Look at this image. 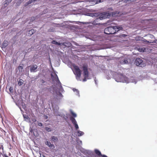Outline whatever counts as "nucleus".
Wrapping results in <instances>:
<instances>
[{
	"mask_svg": "<svg viewBox=\"0 0 157 157\" xmlns=\"http://www.w3.org/2000/svg\"><path fill=\"white\" fill-rule=\"evenodd\" d=\"M18 69L19 71L21 70V71L23 69V67L19 65L18 67Z\"/></svg>",
	"mask_w": 157,
	"mask_h": 157,
	"instance_id": "nucleus-30",
	"label": "nucleus"
},
{
	"mask_svg": "<svg viewBox=\"0 0 157 157\" xmlns=\"http://www.w3.org/2000/svg\"><path fill=\"white\" fill-rule=\"evenodd\" d=\"M128 57H122L120 61V63L122 64H127L128 63Z\"/></svg>",
	"mask_w": 157,
	"mask_h": 157,
	"instance_id": "nucleus-7",
	"label": "nucleus"
},
{
	"mask_svg": "<svg viewBox=\"0 0 157 157\" xmlns=\"http://www.w3.org/2000/svg\"><path fill=\"white\" fill-rule=\"evenodd\" d=\"M59 94L60 95H62V94L60 93H59Z\"/></svg>",
	"mask_w": 157,
	"mask_h": 157,
	"instance_id": "nucleus-38",
	"label": "nucleus"
},
{
	"mask_svg": "<svg viewBox=\"0 0 157 157\" xmlns=\"http://www.w3.org/2000/svg\"><path fill=\"white\" fill-rule=\"evenodd\" d=\"M8 44V42L6 40H5L2 44V48L6 47Z\"/></svg>",
	"mask_w": 157,
	"mask_h": 157,
	"instance_id": "nucleus-11",
	"label": "nucleus"
},
{
	"mask_svg": "<svg viewBox=\"0 0 157 157\" xmlns=\"http://www.w3.org/2000/svg\"><path fill=\"white\" fill-rule=\"evenodd\" d=\"M33 0H29L28 2V5L30 4H31L33 2Z\"/></svg>",
	"mask_w": 157,
	"mask_h": 157,
	"instance_id": "nucleus-31",
	"label": "nucleus"
},
{
	"mask_svg": "<svg viewBox=\"0 0 157 157\" xmlns=\"http://www.w3.org/2000/svg\"><path fill=\"white\" fill-rule=\"evenodd\" d=\"M24 0H20L21 2H23Z\"/></svg>",
	"mask_w": 157,
	"mask_h": 157,
	"instance_id": "nucleus-36",
	"label": "nucleus"
},
{
	"mask_svg": "<svg viewBox=\"0 0 157 157\" xmlns=\"http://www.w3.org/2000/svg\"><path fill=\"white\" fill-rule=\"evenodd\" d=\"M30 70L31 72H35L36 71V70L38 67V66L36 65H33L30 66Z\"/></svg>",
	"mask_w": 157,
	"mask_h": 157,
	"instance_id": "nucleus-9",
	"label": "nucleus"
},
{
	"mask_svg": "<svg viewBox=\"0 0 157 157\" xmlns=\"http://www.w3.org/2000/svg\"><path fill=\"white\" fill-rule=\"evenodd\" d=\"M9 91L10 93H12L13 92V88L12 87H11V86L10 87L9 89Z\"/></svg>",
	"mask_w": 157,
	"mask_h": 157,
	"instance_id": "nucleus-25",
	"label": "nucleus"
},
{
	"mask_svg": "<svg viewBox=\"0 0 157 157\" xmlns=\"http://www.w3.org/2000/svg\"><path fill=\"white\" fill-rule=\"evenodd\" d=\"M44 82H45L43 80V79L41 80V82L42 83H44Z\"/></svg>",
	"mask_w": 157,
	"mask_h": 157,
	"instance_id": "nucleus-34",
	"label": "nucleus"
},
{
	"mask_svg": "<svg viewBox=\"0 0 157 157\" xmlns=\"http://www.w3.org/2000/svg\"><path fill=\"white\" fill-rule=\"evenodd\" d=\"M3 147L2 145L0 144V153L2 154V152L3 153Z\"/></svg>",
	"mask_w": 157,
	"mask_h": 157,
	"instance_id": "nucleus-21",
	"label": "nucleus"
},
{
	"mask_svg": "<svg viewBox=\"0 0 157 157\" xmlns=\"http://www.w3.org/2000/svg\"><path fill=\"white\" fill-rule=\"evenodd\" d=\"M95 153L98 156L101 157H108L105 155H102L101 152L98 149H95L94 150Z\"/></svg>",
	"mask_w": 157,
	"mask_h": 157,
	"instance_id": "nucleus-8",
	"label": "nucleus"
},
{
	"mask_svg": "<svg viewBox=\"0 0 157 157\" xmlns=\"http://www.w3.org/2000/svg\"><path fill=\"white\" fill-rule=\"evenodd\" d=\"M51 76H52V75H51Z\"/></svg>",
	"mask_w": 157,
	"mask_h": 157,
	"instance_id": "nucleus-39",
	"label": "nucleus"
},
{
	"mask_svg": "<svg viewBox=\"0 0 157 157\" xmlns=\"http://www.w3.org/2000/svg\"><path fill=\"white\" fill-rule=\"evenodd\" d=\"M45 129L48 132H50L51 131V129L50 128L48 127H45Z\"/></svg>",
	"mask_w": 157,
	"mask_h": 157,
	"instance_id": "nucleus-29",
	"label": "nucleus"
},
{
	"mask_svg": "<svg viewBox=\"0 0 157 157\" xmlns=\"http://www.w3.org/2000/svg\"><path fill=\"white\" fill-rule=\"evenodd\" d=\"M70 120L71 121L72 123L73 124H74L77 123L75 119L73 117H71L70 118Z\"/></svg>",
	"mask_w": 157,
	"mask_h": 157,
	"instance_id": "nucleus-14",
	"label": "nucleus"
},
{
	"mask_svg": "<svg viewBox=\"0 0 157 157\" xmlns=\"http://www.w3.org/2000/svg\"><path fill=\"white\" fill-rule=\"evenodd\" d=\"M23 117L25 119H28V118H29V117L28 116L26 115L25 116V115H24Z\"/></svg>",
	"mask_w": 157,
	"mask_h": 157,
	"instance_id": "nucleus-32",
	"label": "nucleus"
},
{
	"mask_svg": "<svg viewBox=\"0 0 157 157\" xmlns=\"http://www.w3.org/2000/svg\"><path fill=\"white\" fill-rule=\"evenodd\" d=\"M94 2H95L96 4H97L100 2H102L103 0H94Z\"/></svg>",
	"mask_w": 157,
	"mask_h": 157,
	"instance_id": "nucleus-22",
	"label": "nucleus"
},
{
	"mask_svg": "<svg viewBox=\"0 0 157 157\" xmlns=\"http://www.w3.org/2000/svg\"><path fill=\"white\" fill-rule=\"evenodd\" d=\"M52 44H56L57 45H61V44L59 42H57L55 40H53L52 41Z\"/></svg>",
	"mask_w": 157,
	"mask_h": 157,
	"instance_id": "nucleus-16",
	"label": "nucleus"
},
{
	"mask_svg": "<svg viewBox=\"0 0 157 157\" xmlns=\"http://www.w3.org/2000/svg\"><path fill=\"white\" fill-rule=\"evenodd\" d=\"M138 50L140 52H144L145 50V48H138Z\"/></svg>",
	"mask_w": 157,
	"mask_h": 157,
	"instance_id": "nucleus-20",
	"label": "nucleus"
},
{
	"mask_svg": "<svg viewBox=\"0 0 157 157\" xmlns=\"http://www.w3.org/2000/svg\"><path fill=\"white\" fill-rule=\"evenodd\" d=\"M74 68L73 71L74 74L75 75L76 78L77 80L80 79L82 73V71L80 69L78 66L74 64L73 65Z\"/></svg>",
	"mask_w": 157,
	"mask_h": 157,
	"instance_id": "nucleus-2",
	"label": "nucleus"
},
{
	"mask_svg": "<svg viewBox=\"0 0 157 157\" xmlns=\"http://www.w3.org/2000/svg\"><path fill=\"white\" fill-rule=\"evenodd\" d=\"M36 32V31L34 29H31L29 30L28 33V35L31 36Z\"/></svg>",
	"mask_w": 157,
	"mask_h": 157,
	"instance_id": "nucleus-13",
	"label": "nucleus"
},
{
	"mask_svg": "<svg viewBox=\"0 0 157 157\" xmlns=\"http://www.w3.org/2000/svg\"><path fill=\"white\" fill-rule=\"evenodd\" d=\"M45 144L50 147L52 149H54L55 148L54 145L53 144H51V143L47 141L45 142Z\"/></svg>",
	"mask_w": 157,
	"mask_h": 157,
	"instance_id": "nucleus-10",
	"label": "nucleus"
},
{
	"mask_svg": "<svg viewBox=\"0 0 157 157\" xmlns=\"http://www.w3.org/2000/svg\"><path fill=\"white\" fill-rule=\"evenodd\" d=\"M123 28L121 26H113L105 28L104 30V33L107 34H113L120 30H122Z\"/></svg>",
	"mask_w": 157,
	"mask_h": 157,
	"instance_id": "nucleus-1",
	"label": "nucleus"
},
{
	"mask_svg": "<svg viewBox=\"0 0 157 157\" xmlns=\"http://www.w3.org/2000/svg\"><path fill=\"white\" fill-rule=\"evenodd\" d=\"M37 0H33V2H35Z\"/></svg>",
	"mask_w": 157,
	"mask_h": 157,
	"instance_id": "nucleus-35",
	"label": "nucleus"
},
{
	"mask_svg": "<svg viewBox=\"0 0 157 157\" xmlns=\"http://www.w3.org/2000/svg\"><path fill=\"white\" fill-rule=\"evenodd\" d=\"M119 78H116V80L117 82H123V78H124L125 82H127L128 80V78L126 77H124L122 75H119Z\"/></svg>",
	"mask_w": 157,
	"mask_h": 157,
	"instance_id": "nucleus-6",
	"label": "nucleus"
},
{
	"mask_svg": "<svg viewBox=\"0 0 157 157\" xmlns=\"http://www.w3.org/2000/svg\"><path fill=\"white\" fill-rule=\"evenodd\" d=\"M74 125L75 127L76 130H77L78 129V128H79L78 126L77 123L74 124Z\"/></svg>",
	"mask_w": 157,
	"mask_h": 157,
	"instance_id": "nucleus-26",
	"label": "nucleus"
},
{
	"mask_svg": "<svg viewBox=\"0 0 157 157\" xmlns=\"http://www.w3.org/2000/svg\"><path fill=\"white\" fill-rule=\"evenodd\" d=\"M55 78H56V82H57L59 84H60V86L61 87H62V86H61V84L60 81H59V78H58L57 75L56 74V76H55Z\"/></svg>",
	"mask_w": 157,
	"mask_h": 157,
	"instance_id": "nucleus-18",
	"label": "nucleus"
},
{
	"mask_svg": "<svg viewBox=\"0 0 157 157\" xmlns=\"http://www.w3.org/2000/svg\"><path fill=\"white\" fill-rule=\"evenodd\" d=\"M12 0H6L5 1V5H8L10 2Z\"/></svg>",
	"mask_w": 157,
	"mask_h": 157,
	"instance_id": "nucleus-23",
	"label": "nucleus"
},
{
	"mask_svg": "<svg viewBox=\"0 0 157 157\" xmlns=\"http://www.w3.org/2000/svg\"><path fill=\"white\" fill-rule=\"evenodd\" d=\"M111 14L108 12H104L101 13V16L99 17V18L101 20H103L109 18L111 15Z\"/></svg>",
	"mask_w": 157,
	"mask_h": 157,
	"instance_id": "nucleus-5",
	"label": "nucleus"
},
{
	"mask_svg": "<svg viewBox=\"0 0 157 157\" xmlns=\"http://www.w3.org/2000/svg\"><path fill=\"white\" fill-rule=\"evenodd\" d=\"M71 114L74 117H76V114L75 113H73L72 111H71Z\"/></svg>",
	"mask_w": 157,
	"mask_h": 157,
	"instance_id": "nucleus-28",
	"label": "nucleus"
},
{
	"mask_svg": "<svg viewBox=\"0 0 157 157\" xmlns=\"http://www.w3.org/2000/svg\"><path fill=\"white\" fill-rule=\"evenodd\" d=\"M5 157H8V156H7V155H5Z\"/></svg>",
	"mask_w": 157,
	"mask_h": 157,
	"instance_id": "nucleus-37",
	"label": "nucleus"
},
{
	"mask_svg": "<svg viewBox=\"0 0 157 157\" xmlns=\"http://www.w3.org/2000/svg\"><path fill=\"white\" fill-rule=\"evenodd\" d=\"M51 140L54 142L58 141V138L54 136H52L51 138Z\"/></svg>",
	"mask_w": 157,
	"mask_h": 157,
	"instance_id": "nucleus-12",
	"label": "nucleus"
},
{
	"mask_svg": "<svg viewBox=\"0 0 157 157\" xmlns=\"http://www.w3.org/2000/svg\"><path fill=\"white\" fill-rule=\"evenodd\" d=\"M126 36H127V35H126L123 34L120 35L118 36V37H121V38L124 37H126Z\"/></svg>",
	"mask_w": 157,
	"mask_h": 157,
	"instance_id": "nucleus-24",
	"label": "nucleus"
},
{
	"mask_svg": "<svg viewBox=\"0 0 157 157\" xmlns=\"http://www.w3.org/2000/svg\"><path fill=\"white\" fill-rule=\"evenodd\" d=\"M23 84V81L22 79H20L18 82V84L19 86L22 85Z\"/></svg>",
	"mask_w": 157,
	"mask_h": 157,
	"instance_id": "nucleus-19",
	"label": "nucleus"
},
{
	"mask_svg": "<svg viewBox=\"0 0 157 157\" xmlns=\"http://www.w3.org/2000/svg\"><path fill=\"white\" fill-rule=\"evenodd\" d=\"M82 67L83 70V76L84 77L83 81L85 82L87 80V79H89V72L88 70V66L87 65H84Z\"/></svg>",
	"mask_w": 157,
	"mask_h": 157,
	"instance_id": "nucleus-3",
	"label": "nucleus"
},
{
	"mask_svg": "<svg viewBox=\"0 0 157 157\" xmlns=\"http://www.w3.org/2000/svg\"><path fill=\"white\" fill-rule=\"evenodd\" d=\"M73 90L74 92H76L77 94H78L79 92L77 89L75 88H73Z\"/></svg>",
	"mask_w": 157,
	"mask_h": 157,
	"instance_id": "nucleus-27",
	"label": "nucleus"
},
{
	"mask_svg": "<svg viewBox=\"0 0 157 157\" xmlns=\"http://www.w3.org/2000/svg\"><path fill=\"white\" fill-rule=\"evenodd\" d=\"M135 63L137 66L139 67H143L145 66V63L141 59L139 58L136 59Z\"/></svg>",
	"mask_w": 157,
	"mask_h": 157,
	"instance_id": "nucleus-4",
	"label": "nucleus"
},
{
	"mask_svg": "<svg viewBox=\"0 0 157 157\" xmlns=\"http://www.w3.org/2000/svg\"><path fill=\"white\" fill-rule=\"evenodd\" d=\"M110 13L111 14V15H112L113 16H116L118 15L119 13L117 11H114L112 12V13Z\"/></svg>",
	"mask_w": 157,
	"mask_h": 157,
	"instance_id": "nucleus-15",
	"label": "nucleus"
},
{
	"mask_svg": "<svg viewBox=\"0 0 157 157\" xmlns=\"http://www.w3.org/2000/svg\"><path fill=\"white\" fill-rule=\"evenodd\" d=\"M84 134V133L82 131H78L77 132V135L78 136H80L83 135Z\"/></svg>",
	"mask_w": 157,
	"mask_h": 157,
	"instance_id": "nucleus-17",
	"label": "nucleus"
},
{
	"mask_svg": "<svg viewBox=\"0 0 157 157\" xmlns=\"http://www.w3.org/2000/svg\"><path fill=\"white\" fill-rule=\"evenodd\" d=\"M38 125L39 126H42L43 125L41 123H38Z\"/></svg>",
	"mask_w": 157,
	"mask_h": 157,
	"instance_id": "nucleus-33",
	"label": "nucleus"
}]
</instances>
